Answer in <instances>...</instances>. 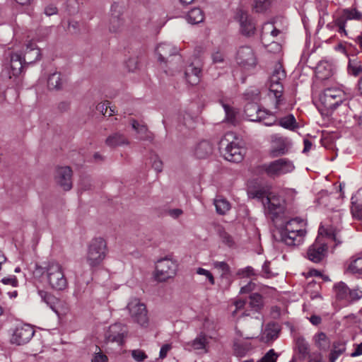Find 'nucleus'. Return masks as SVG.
<instances>
[{"instance_id":"nucleus-32","label":"nucleus","mask_w":362,"mask_h":362,"mask_svg":"<svg viewBox=\"0 0 362 362\" xmlns=\"http://www.w3.org/2000/svg\"><path fill=\"white\" fill-rule=\"evenodd\" d=\"M209 341L206 337V335L201 332L199 334L197 335V337L192 340L189 344L192 347H193L195 350H201L204 349L205 352H207L206 346L208 344Z\"/></svg>"},{"instance_id":"nucleus-6","label":"nucleus","mask_w":362,"mask_h":362,"mask_svg":"<svg viewBox=\"0 0 362 362\" xmlns=\"http://www.w3.org/2000/svg\"><path fill=\"white\" fill-rule=\"evenodd\" d=\"M232 136V134L225 135L224 138L221 140L220 145L221 147L226 146L223 156L227 160L233 163H240L244 158L245 149L235 141L226 144L228 141L227 136Z\"/></svg>"},{"instance_id":"nucleus-57","label":"nucleus","mask_w":362,"mask_h":362,"mask_svg":"<svg viewBox=\"0 0 362 362\" xmlns=\"http://www.w3.org/2000/svg\"><path fill=\"white\" fill-rule=\"evenodd\" d=\"M319 233L321 235L325 234L333 240L336 241V234L332 228H330V232H329L327 229L325 228L323 226H320L319 228Z\"/></svg>"},{"instance_id":"nucleus-27","label":"nucleus","mask_w":362,"mask_h":362,"mask_svg":"<svg viewBox=\"0 0 362 362\" xmlns=\"http://www.w3.org/2000/svg\"><path fill=\"white\" fill-rule=\"evenodd\" d=\"M64 81L60 72L55 71L50 74L47 78V87L49 90H61Z\"/></svg>"},{"instance_id":"nucleus-21","label":"nucleus","mask_w":362,"mask_h":362,"mask_svg":"<svg viewBox=\"0 0 362 362\" xmlns=\"http://www.w3.org/2000/svg\"><path fill=\"white\" fill-rule=\"evenodd\" d=\"M214 147L208 141L199 142L194 149V155L197 158L205 159L213 153Z\"/></svg>"},{"instance_id":"nucleus-8","label":"nucleus","mask_w":362,"mask_h":362,"mask_svg":"<svg viewBox=\"0 0 362 362\" xmlns=\"http://www.w3.org/2000/svg\"><path fill=\"white\" fill-rule=\"evenodd\" d=\"M269 177H276L291 173L294 169L293 163L287 158H279L263 166Z\"/></svg>"},{"instance_id":"nucleus-14","label":"nucleus","mask_w":362,"mask_h":362,"mask_svg":"<svg viewBox=\"0 0 362 362\" xmlns=\"http://www.w3.org/2000/svg\"><path fill=\"white\" fill-rule=\"evenodd\" d=\"M237 63L244 68L253 67L257 64V59L252 49L248 46L239 48L236 54Z\"/></svg>"},{"instance_id":"nucleus-37","label":"nucleus","mask_w":362,"mask_h":362,"mask_svg":"<svg viewBox=\"0 0 362 362\" xmlns=\"http://www.w3.org/2000/svg\"><path fill=\"white\" fill-rule=\"evenodd\" d=\"M216 212L220 215L226 214L230 209V203L226 199L218 198L214 199Z\"/></svg>"},{"instance_id":"nucleus-46","label":"nucleus","mask_w":362,"mask_h":362,"mask_svg":"<svg viewBox=\"0 0 362 362\" xmlns=\"http://www.w3.org/2000/svg\"><path fill=\"white\" fill-rule=\"evenodd\" d=\"M362 298V291L358 288H355L349 290L348 296L346 302L348 303H352L354 302L359 300Z\"/></svg>"},{"instance_id":"nucleus-48","label":"nucleus","mask_w":362,"mask_h":362,"mask_svg":"<svg viewBox=\"0 0 362 362\" xmlns=\"http://www.w3.org/2000/svg\"><path fill=\"white\" fill-rule=\"evenodd\" d=\"M271 0H254L253 8L257 13L265 11L270 6Z\"/></svg>"},{"instance_id":"nucleus-43","label":"nucleus","mask_w":362,"mask_h":362,"mask_svg":"<svg viewBox=\"0 0 362 362\" xmlns=\"http://www.w3.org/2000/svg\"><path fill=\"white\" fill-rule=\"evenodd\" d=\"M236 275L240 278H250L252 276H257L259 274L252 267L247 266L246 267L239 269L236 272Z\"/></svg>"},{"instance_id":"nucleus-29","label":"nucleus","mask_w":362,"mask_h":362,"mask_svg":"<svg viewBox=\"0 0 362 362\" xmlns=\"http://www.w3.org/2000/svg\"><path fill=\"white\" fill-rule=\"evenodd\" d=\"M349 288L343 281L335 284L333 286V291L336 298L338 300H344L346 302Z\"/></svg>"},{"instance_id":"nucleus-54","label":"nucleus","mask_w":362,"mask_h":362,"mask_svg":"<svg viewBox=\"0 0 362 362\" xmlns=\"http://www.w3.org/2000/svg\"><path fill=\"white\" fill-rule=\"evenodd\" d=\"M197 273L198 274L204 275V276H206L208 279L209 283L211 285H214V284H215L214 278L212 274L209 271H208V270H206L205 269L199 267V268L197 269Z\"/></svg>"},{"instance_id":"nucleus-31","label":"nucleus","mask_w":362,"mask_h":362,"mask_svg":"<svg viewBox=\"0 0 362 362\" xmlns=\"http://www.w3.org/2000/svg\"><path fill=\"white\" fill-rule=\"evenodd\" d=\"M279 126L284 129L293 131L298 127V124L293 115L289 114L280 118L278 121Z\"/></svg>"},{"instance_id":"nucleus-40","label":"nucleus","mask_w":362,"mask_h":362,"mask_svg":"<svg viewBox=\"0 0 362 362\" xmlns=\"http://www.w3.org/2000/svg\"><path fill=\"white\" fill-rule=\"evenodd\" d=\"M212 265L215 269L221 270V278H228L231 274L230 267L226 262L214 261Z\"/></svg>"},{"instance_id":"nucleus-7","label":"nucleus","mask_w":362,"mask_h":362,"mask_svg":"<svg viewBox=\"0 0 362 362\" xmlns=\"http://www.w3.org/2000/svg\"><path fill=\"white\" fill-rule=\"evenodd\" d=\"M132 320L141 327L148 325V312L146 305L138 298H133L127 306Z\"/></svg>"},{"instance_id":"nucleus-3","label":"nucleus","mask_w":362,"mask_h":362,"mask_svg":"<svg viewBox=\"0 0 362 362\" xmlns=\"http://www.w3.org/2000/svg\"><path fill=\"white\" fill-rule=\"evenodd\" d=\"M41 273L49 286L54 291H64L68 286L63 267L58 262H49L45 267L37 269Z\"/></svg>"},{"instance_id":"nucleus-35","label":"nucleus","mask_w":362,"mask_h":362,"mask_svg":"<svg viewBox=\"0 0 362 362\" xmlns=\"http://www.w3.org/2000/svg\"><path fill=\"white\" fill-rule=\"evenodd\" d=\"M259 107L258 105L255 103H247L244 110V113L245 117L251 122L255 121L258 119L259 117H258L257 112L259 111Z\"/></svg>"},{"instance_id":"nucleus-30","label":"nucleus","mask_w":362,"mask_h":362,"mask_svg":"<svg viewBox=\"0 0 362 362\" xmlns=\"http://www.w3.org/2000/svg\"><path fill=\"white\" fill-rule=\"evenodd\" d=\"M346 351V343L343 341H337L334 342L333 348L329 354V362H335V361L344 354Z\"/></svg>"},{"instance_id":"nucleus-64","label":"nucleus","mask_w":362,"mask_h":362,"mask_svg":"<svg viewBox=\"0 0 362 362\" xmlns=\"http://www.w3.org/2000/svg\"><path fill=\"white\" fill-rule=\"evenodd\" d=\"M171 345L166 344L161 346L160 353H159V357L161 359H163L166 357L168 352L170 350Z\"/></svg>"},{"instance_id":"nucleus-19","label":"nucleus","mask_w":362,"mask_h":362,"mask_svg":"<svg viewBox=\"0 0 362 362\" xmlns=\"http://www.w3.org/2000/svg\"><path fill=\"white\" fill-rule=\"evenodd\" d=\"M37 294L43 303L49 306L57 315H59L57 308L60 300L58 298L52 293L43 289H38Z\"/></svg>"},{"instance_id":"nucleus-58","label":"nucleus","mask_w":362,"mask_h":362,"mask_svg":"<svg viewBox=\"0 0 362 362\" xmlns=\"http://www.w3.org/2000/svg\"><path fill=\"white\" fill-rule=\"evenodd\" d=\"M222 241L228 246H231L233 243L232 237L226 232L223 231L220 233Z\"/></svg>"},{"instance_id":"nucleus-44","label":"nucleus","mask_w":362,"mask_h":362,"mask_svg":"<svg viewBox=\"0 0 362 362\" xmlns=\"http://www.w3.org/2000/svg\"><path fill=\"white\" fill-rule=\"evenodd\" d=\"M248 196L250 198L261 200L263 204L265 205V199L269 194H267L265 189L261 188L249 191Z\"/></svg>"},{"instance_id":"nucleus-56","label":"nucleus","mask_w":362,"mask_h":362,"mask_svg":"<svg viewBox=\"0 0 362 362\" xmlns=\"http://www.w3.org/2000/svg\"><path fill=\"white\" fill-rule=\"evenodd\" d=\"M108 358L107 356L99 351L98 353H95L93 358L91 359V362H107Z\"/></svg>"},{"instance_id":"nucleus-47","label":"nucleus","mask_w":362,"mask_h":362,"mask_svg":"<svg viewBox=\"0 0 362 362\" xmlns=\"http://www.w3.org/2000/svg\"><path fill=\"white\" fill-rule=\"evenodd\" d=\"M132 128L141 135V139H146L148 137V128L146 125L140 124L136 120H132Z\"/></svg>"},{"instance_id":"nucleus-42","label":"nucleus","mask_w":362,"mask_h":362,"mask_svg":"<svg viewBox=\"0 0 362 362\" xmlns=\"http://www.w3.org/2000/svg\"><path fill=\"white\" fill-rule=\"evenodd\" d=\"M343 13L345 15V18L348 21L355 20V21H361L362 20V13L358 11L356 8L351 7L349 8H344L343 11Z\"/></svg>"},{"instance_id":"nucleus-20","label":"nucleus","mask_w":362,"mask_h":362,"mask_svg":"<svg viewBox=\"0 0 362 362\" xmlns=\"http://www.w3.org/2000/svg\"><path fill=\"white\" fill-rule=\"evenodd\" d=\"M177 53V49L168 43H160L156 48V54L160 62H166V59Z\"/></svg>"},{"instance_id":"nucleus-38","label":"nucleus","mask_w":362,"mask_h":362,"mask_svg":"<svg viewBox=\"0 0 362 362\" xmlns=\"http://www.w3.org/2000/svg\"><path fill=\"white\" fill-rule=\"evenodd\" d=\"M296 347L298 353L301 355L302 358H305L310 353L309 344L303 337H298L296 339Z\"/></svg>"},{"instance_id":"nucleus-51","label":"nucleus","mask_w":362,"mask_h":362,"mask_svg":"<svg viewBox=\"0 0 362 362\" xmlns=\"http://www.w3.org/2000/svg\"><path fill=\"white\" fill-rule=\"evenodd\" d=\"M132 358L137 362H142L147 358L146 353L141 349H134L131 351Z\"/></svg>"},{"instance_id":"nucleus-41","label":"nucleus","mask_w":362,"mask_h":362,"mask_svg":"<svg viewBox=\"0 0 362 362\" xmlns=\"http://www.w3.org/2000/svg\"><path fill=\"white\" fill-rule=\"evenodd\" d=\"M316 74L317 76L322 79L328 78L329 76L332 75V68L330 65V69H326V64L320 63L316 67Z\"/></svg>"},{"instance_id":"nucleus-45","label":"nucleus","mask_w":362,"mask_h":362,"mask_svg":"<svg viewBox=\"0 0 362 362\" xmlns=\"http://www.w3.org/2000/svg\"><path fill=\"white\" fill-rule=\"evenodd\" d=\"M222 106L226 113V120L228 122L235 125L236 124V113L235 110L232 107H230V105L225 104L223 103H222Z\"/></svg>"},{"instance_id":"nucleus-23","label":"nucleus","mask_w":362,"mask_h":362,"mask_svg":"<svg viewBox=\"0 0 362 362\" xmlns=\"http://www.w3.org/2000/svg\"><path fill=\"white\" fill-rule=\"evenodd\" d=\"M265 207L267 206L269 212L276 216L283 211V206L281 204L279 199L275 196H267L265 199Z\"/></svg>"},{"instance_id":"nucleus-59","label":"nucleus","mask_w":362,"mask_h":362,"mask_svg":"<svg viewBox=\"0 0 362 362\" xmlns=\"http://www.w3.org/2000/svg\"><path fill=\"white\" fill-rule=\"evenodd\" d=\"M255 286L256 285L255 283L250 281L246 285L241 287L240 293H241V294L249 293L250 292H251L252 291H253L255 289Z\"/></svg>"},{"instance_id":"nucleus-25","label":"nucleus","mask_w":362,"mask_h":362,"mask_svg":"<svg viewBox=\"0 0 362 362\" xmlns=\"http://www.w3.org/2000/svg\"><path fill=\"white\" fill-rule=\"evenodd\" d=\"M107 146L115 148L121 145L128 144L129 141L126 136L119 132L110 135L105 140Z\"/></svg>"},{"instance_id":"nucleus-34","label":"nucleus","mask_w":362,"mask_h":362,"mask_svg":"<svg viewBox=\"0 0 362 362\" xmlns=\"http://www.w3.org/2000/svg\"><path fill=\"white\" fill-rule=\"evenodd\" d=\"M346 271L353 274L362 275V257H352Z\"/></svg>"},{"instance_id":"nucleus-5","label":"nucleus","mask_w":362,"mask_h":362,"mask_svg":"<svg viewBox=\"0 0 362 362\" xmlns=\"http://www.w3.org/2000/svg\"><path fill=\"white\" fill-rule=\"evenodd\" d=\"M286 76V71L282 65L276 64L269 77V96L273 95L276 99L275 107H279L282 100V94L284 92L283 81Z\"/></svg>"},{"instance_id":"nucleus-26","label":"nucleus","mask_w":362,"mask_h":362,"mask_svg":"<svg viewBox=\"0 0 362 362\" xmlns=\"http://www.w3.org/2000/svg\"><path fill=\"white\" fill-rule=\"evenodd\" d=\"M249 307L255 313H260L264 307L263 297L258 293H253L249 296Z\"/></svg>"},{"instance_id":"nucleus-10","label":"nucleus","mask_w":362,"mask_h":362,"mask_svg":"<svg viewBox=\"0 0 362 362\" xmlns=\"http://www.w3.org/2000/svg\"><path fill=\"white\" fill-rule=\"evenodd\" d=\"M343 96L339 89L327 88L320 95V100L327 109H335L342 103Z\"/></svg>"},{"instance_id":"nucleus-60","label":"nucleus","mask_w":362,"mask_h":362,"mask_svg":"<svg viewBox=\"0 0 362 362\" xmlns=\"http://www.w3.org/2000/svg\"><path fill=\"white\" fill-rule=\"evenodd\" d=\"M57 12H58L57 8L53 4H49V5L47 6L45 8V11H44V13L47 16H50L57 14Z\"/></svg>"},{"instance_id":"nucleus-33","label":"nucleus","mask_w":362,"mask_h":362,"mask_svg":"<svg viewBox=\"0 0 362 362\" xmlns=\"http://www.w3.org/2000/svg\"><path fill=\"white\" fill-rule=\"evenodd\" d=\"M251 349V344L247 342L239 343L235 341L233 343L234 355L239 358L245 356Z\"/></svg>"},{"instance_id":"nucleus-13","label":"nucleus","mask_w":362,"mask_h":362,"mask_svg":"<svg viewBox=\"0 0 362 362\" xmlns=\"http://www.w3.org/2000/svg\"><path fill=\"white\" fill-rule=\"evenodd\" d=\"M72 170L69 166L57 167L55 170L54 180L57 184L64 191L72 187Z\"/></svg>"},{"instance_id":"nucleus-62","label":"nucleus","mask_w":362,"mask_h":362,"mask_svg":"<svg viewBox=\"0 0 362 362\" xmlns=\"http://www.w3.org/2000/svg\"><path fill=\"white\" fill-rule=\"evenodd\" d=\"M351 211L355 218L362 219V205H356L353 206Z\"/></svg>"},{"instance_id":"nucleus-12","label":"nucleus","mask_w":362,"mask_h":362,"mask_svg":"<svg viewBox=\"0 0 362 362\" xmlns=\"http://www.w3.org/2000/svg\"><path fill=\"white\" fill-rule=\"evenodd\" d=\"M127 334V329L122 323H115L111 325L105 332V341L107 342L117 343L118 345H122L124 339Z\"/></svg>"},{"instance_id":"nucleus-53","label":"nucleus","mask_w":362,"mask_h":362,"mask_svg":"<svg viewBox=\"0 0 362 362\" xmlns=\"http://www.w3.org/2000/svg\"><path fill=\"white\" fill-rule=\"evenodd\" d=\"M211 58L214 64H223L226 57L223 52L216 51L212 54Z\"/></svg>"},{"instance_id":"nucleus-49","label":"nucleus","mask_w":362,"mask_h":362,"mask_svg":"<svg viewBox=\"0 0 362 362\" xmlns=\"http://www.w3.org/2000/svg\"><path fill=\"white\" fill-rule=\"evenodd\" d=\"M348 71L350 74L356 76L362 72V66L358 62L349 60Z\"/></svg>"},{"instance_id":"nucleus-4","label":"nucleus","mask_w":362,"mask_h":362,"mask_svg":"<svg viewBox=\"0 0 362 362\" xmlns=\"http://www.w3.org/2000/svg\"><path fill=\"white\" fill-rule=\"evenodd\" d=\"M108 253L106 240L101 238H93L87 245L86 261L90 269L99 267Z\"/></svg>"},{"instance_id":"nucleus-61","label":"nucleus","mask_w":362,"mask_h":362,"mask_svg":"<svg viewBox=\"0 0 362 362\" xmlns=\"http://www.w3.org/2000/svg\"><path fill=\"white\" fill-rule=\"evenodd\" d=\"M270 262L268 261H266L264 264L262 265V276L265 278H270L272 275V272L269 269Z\"/></svg>"},{"instance_id":"nucleus-39","label":"nucleus","mask_w":362,"mask_h":362,"mask_svg":"<svg viewBox=\"0 0 362 362\" xmlns=\"http://www.w3.org/2000/svg\"><path fill=\"white\" fill-rule=\"evenodd\" d=\"M317 346L322 350H327L329 347L330 341L324 332H320L315 336Z\"/></svg>"},{"instance_id":"nucleus-50","label":"nucleus","mask_w":362,"mask_h":362,"mask_svg":"<svg viewBox=\"0 0 362 362\" xmlns=\"http://www.w3.org/2000/svg\"><path fill=\"white\" fill-rule=\"evenodd\" d=\"M279 354L274 349H269L264 356L257 362H276Z\"/></svg>"},{"instance_id":"nucleus-11","label":"nucleus","mask_w":362,"mask_h":362,"mask_svg":"<svg viewBox=\"0 0 362 362\" xmlns=\"http://www.w3.org/2000/svg\"><path fill=\"white\" fill-rule=\"evenodd\" d=\"M35 330L30 325H17L13 331L11 342L16 345H23L28 343L33 337Z\"/></svg>"},{"instance_id":"nucleus-16","label":"nucleus","mask_w":362,"mask_h":362,"mask_svg":"<svg viewBox=\"0 0 362 362\" xmlns=\"http://www.w3.org/2000/svg\"><path fill=\"white\" fill-rule=\"evenodd\" d=\"M327 250L325 243H315L309 247L307 257L313 262L319 263L325 258Z\"/></svg>"},{"instance_id":"nucleus-55","label":"nucleus","mask_w":362,"mask_h":362,"mask_svg":"<svg viewBox=\"0 0 362 362\" xmlns=\"http://www.w3.org/2000/svg\"><path fill=\"white\" fill-rule=\"evenodd\" d=\"M1 282L5 285H11L13 287H16L18 285V281L15 276L4 277L1 279Z\"/></svg>"},{"instance_id":"nucleus-22","label":"nucleus","mask_w":362,"mask_h":362,"mask_svg":"<svg viewBox=\"0 0 362 362\" xmlns=\"http://www.w3.org/2000/svg\"><path fill=\"white\" fill-rule=\"evenodd\" d=\"M119 5L114 4L112 5V16L110 19V31L112 33L117 32L123 25L122 19L119 18Z\"/></svg>"},{"instance_id":"nucleus-24","label":"nucleus","mask_w":362,"mask_h":362,"mask_svg":"<svg viewBox=\"0 0 362 362\" xmlns=\"http://www.w3.org/2000/svg\"><path fill=\"white\" fill-rule=\"evenodd\" d=\"M280 329L276 324H268L261 337V341L265 343L272 341L278 338Z\"/></svg>"},{"instance_id":"nucleus-9","label":"nucleus","mask_w":362,"mask_h":362,"mask_svg":"<svg viewBox=\"0 0 362 362\" xmlns=\"http://www.w3.org/2000/svg\"><path fill=\"white\" fill-rule=\"evenodd\" d=\"M177 269V263L170 258L160 259L156 266V279L159 281H165L173 277Z\"/></svg>"},{"instance_id":"nucleus-17","label":"nucleus","mask_w":362,"mask_h":362,"mask_svg":"<svg viewBox=\"0 0 362 362\" xmlns=\"http://www.w3.org/2000/svg\"><path fill=\"white\" fill-rule=\"evenodd\" d=\"M290 140L286 137L276 136L273 140V146L270 151L272 157H278L286 154L291 146Z\"/></svg>"},{"instance_id":"nucleus-63","label":"nucleus","mask_w":362,"mask_h":362,"mask_svg":"<svg viewBox=\"0 0 362 362\" xmlns=\"http://www.w3.org/2000/svg\"><path fill=\"white\" fill-rule=\"evenodd\" d=\"M108 107H110V103L108 101H105L104 103H99L97 105L96 109L98 111H100L103 115H105L107 112Z\"/></svg>"},{"instance_id":"nucleus-15","label":"nucleus","mask_w":362,"mask_h":362,"mask_svg":"<svg viewBox=\"0 0 362 362\" xmlns=\"http://www.w3.org/2000/svg\"><path fill=\"white\" fill-rule=\"evenodd\" d=\"M235 18L239 21L243 35L250 36L255 33V25L248 13L241 9L238 10Z\"/></svg>"},{"instance_id":"nucleus-18","label":"nucleus","mask_w":362,"mask_h":362,"mask_svg":"<svg viewBox=\"0 0 362 362\" xmlns=\"http://www.w3.org/2000/svg\"><path fill=\"white\" fill-rule=\"evenodd\" d=\"M185 76L189 84L192 86L198 84L202 77V68L200 65L194 63L189 64L185 69Z\"/></svg>"},{"instance_id":"nucleus-36","label":"nucleus","mask_w":362,"mask_h":362,"mask_svg":"<svg viewBox=\"0 0 362 362\" xmlns=\"http://www.w3.org/2000/svg\"><path fill=\"white\" fill-rule=\"evenodd\" d=\"M262 43L266 47V49L269 52L276 53L281 50V45L275 41H272L270 43L268 42V35L265 33H263L261 37Z\"/></svg>"},{"instance_id":"nucleus-1","label":"nucleus","mask_w":362,"mask_h":362,"mask_svg":"<svg viewBox=\"0 0 362 362\" xmlns=\"http://www.w3.org/2000/svg\"><path fill=\"white\" fill-rule=\"evenodd\" d=\"M41 53L36 44L30 42L27 44L22 57L20 54L14 53L11 55L9 64L5 66L2 71V76L10 81V84L18 86L21 82L23 64H33L40 60Z\"/></svg>"},{"instance_id":"nucleus-52","label":"nucleus","mask_w":362,"mask_h":362,"mask_svg":"<svg viewBox=\"0 0 362 362\" xmlns=\"http://www.w3.org/2000/svg\"><path fill=\"white\" fill-rule=\"evenodd\" d=\"M152 162V168L157 172L160 173L163 170V162L160 158L155 155L151 158Z\"/></svg>"},{"instance_id":"nucleus-2","label":"nucleus","mask_w":362,"mask_h":362,"mask_svg":"<svg viewBox=\"0 0 362 362\" xmlns=\"http://www.w3.org/2000/svg\"><path fill=\"white\" fill-rule=\"evenodd\" d=\"M304 226L303 221L300 218L288 221L284 227L279 229L280 241L291 247L300 245L303 243L307 233L303 228Z\"/></svg>"},{"instance_id":"nucleus-28","label":"nucleus","mask_w":362,"mask_h":362,"mask_svg":"<svg viewBox=\"0 0 362 362\" xmlns=\"http://www.w3.org/2000/svg\"><path fill=\"white\" fill-rule=\"evenodd\" d=\"M204 19V12L199 8H194L191 9L186 16L187 21L192 25L202 23Z\"/></svg>"}]
</instances>
